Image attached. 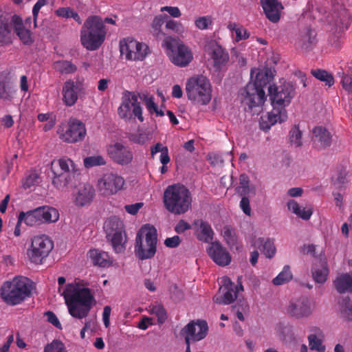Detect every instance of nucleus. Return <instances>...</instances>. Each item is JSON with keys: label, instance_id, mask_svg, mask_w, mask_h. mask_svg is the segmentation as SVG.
<instances>
[{"label": "nucleus", "instance_id": "obj_1", "mask_svg": "<svg viewBox=\"0 0 352 352\" xmlns=\"http://www.w3.org/2000/svg\"><path fill=\"white\" fill-rule=\"evenodd\" d=\"M295 89L294 85L289 82H285L279 86H269V96L273 109L261 117L259 126L261 130L268 131L272 125L277 122L282 123L287 119L285 107L294 97Z\"/></svg>", "mask_w": 352, "mask_h": 352}, {"label": "nucleus", "instance_id": "obj_2", "mask_svg": "<svg viewBox=\"0 0 352 352\" xmlns=\"http://www.w3.org/2000/svg\"><path fill=\"white\" fill-rule=\"evenodd\" d=\"M250 82L239 91V98L245 106V111H252L254 107L262 105L265 100V93L263 88L273 79V74L270 69L265 71L261 69H252Z\"/></svg>", "mask_w": 352, "mask_h": 352}, {"label": "nucleus", "instance_id": "obj_3", "mask_svg": "<svg viewBox=\"0 0 352 352\" xmlns=\"http://www.w3.org/2000/svg\"><path fill=\"white\" fill-rule=\"evenodd\" d=\"M62 295L69 314L76 318L87 317L95 304L94 296L87 287L80 288L74 284H68Z\"/></svg>", "mask_w": 352, "mask_h": 352}, {"label": "nucleus", "instance_id": "obj_4", "mask_svg": "<svg viewBox=\"0 0 352 352\" xmlns=\"http://www.w3.org/2000/svg\"><path fill=\"white\" fill-rule=\"evenodd\" d=\"M107 30L102 18L90 16L85 21L80 30V42L88 50H98L104 41Z\"/></svg>", "mask_w": 352, "mask_h": 352}, {"label": "nucleus", "instance_id": "obj_5", "mask_svg": "<svg viewBox=\"0 0 352 352\" xmlns=\"http://www.w3.org/2000/svg\"><path fill=\"white\" fill-rule=\"evenodd\" d=\"M163 201L168 212L177 215L184 214L191 206V194L184 185H170L164 192Z\"/></svg>", "mask_w": 352, "mask_h": 352}, {"label": "nucleus", "instance_id": "obj_6", "mask_svg": "<svg viewBox=\"0 0 352 352\" xmlns=\"http://www.w3.org/2000/svg\"><path fill=\"white\" fill-rule=\"evenodd\" d=\"M31 293L32 285L30 280L23 276H16L11 280L6 281L0 289L1 298L10 306L21 303L31 296Z\"/></svg>", "mask_w": 352, "mask_h": 352}, {"label": "nucleus", "instance_id": "obj_7", "mask_svg": "<svg viewBox=\"0 0 352 352\" xmlns=\"http://www.w3.org/2000/svg\"><path fill=\"white\" fill-rule=\"evenodd\" d=\"M157 230L153 226L145 224L138 230L135 237L134 252L140 260L154 257L157 251Z\"/></svg>", "mask_w": 352, "mask_h": 352}, {"label": "nucleus", "instance_id": "obj_8", "mask_svg": "<svg viewBox=\"0 0 352 352\" xmlns=\"http://www.w3.org/2000/svg\"><path fill=\"white\" fill-rule=\"evenodd\" d=\"M162 46L165 49V52L170 62L176 66L185 67L193 59L190 48L178 37L170 36L165 37Z\"/></svg>", "mask_w": 352, "mask_h": 352}, {"label": "nucleus", "instance_id": "obj_9", "mask_svg": "<svg viewBox=\"0 0 352 352\" xmlns=\"http://www.w3.org/2000/svg\"><path fill=\"white\" fill-rule=\"evenodd\" d=\"M185 91L188 99L194 104L206 105L212 98L210 80L203 75L195 76L188 79Z\"/></svg>", "mask_w": 352, "mask_h": 352}, {"label": "nucleus", "instance_id": "obj_10", "mask_svg": "<svg viewBox=\"0 0 352 352\" xmlns=\"http://www.w3.org/2000/svg\"><path fill=\"white\" fill-rule=\"evenodd\" d=\"M56 133L63 142L75 144L83 141L87 135V129L82 121L70 118L67 122H62L58 126Z\"/></svg>", "mask_w": 352, "mask_h": 352}, {"label": "nucleus", "instance_id": "obj_11", "mask_svg": "<svg viewBox=\"0 0 352 352\" xmlns=\"http://www.w3.org/2000/svg\"><path fill=\"white\" fill-rule=\"evenodd\" d=\"M54 243L47 235L35 236L32 239L27 255L32 263L41 264L52 250Z\"/></svg>", "mask_w": 352, "mask_h": 352}, {"label": "nucleus", "instance_id": "obj_12", "mask_svg": "<svg viewBox=\"0 0 352 352\" xmlns=\"http://www.w3.org/2000/svg\"><path fill=\"white\" fill-rule=\"evenodd\" d=\"M122 226V222L116 217L109 219L104 225L107 238L111 242V245L116 253H121L125 250Z\"/></svg>", "mask_w": 352, "mask_h": 352}, {"label": "nucleus", "instance_id": "obj_13", "mask_svg": "<svg viewBox=\"0 0 352 352\" xmlns=\"http://www.w3.org/2000/svg\"><path fill=\"white\" fill-rule=\"evenodd\" d=\"M120 50L122 56L129 60H142L149 53L147 45L140 43L132 38L120 41Z\"/></svg>", "mask_w": 352, "mask_h": 352}, {"label": "nucleus", "instance_id": "obj_14", "mask_svg": "<svg viewBox=\"0 0 352 352\" xmlns=\"http://www.w3.org/2000/svg\"><path fill=\"white\" fill-rule=\"evenodd\" d=\"M107 152L111 160L121 166L131 164L134 158L132 148L126 143L117 142L107 146Z\"/></svg>", "mask_w": 352, "mask_h": 352}, {"label": "nucleus", "instance_id": "obj_15", "mask_svg": "<svg viewBox=\"0 0 352 352\" xmlns=\"http://www.w3.org/2000/svg\"><path fill=\"white\" fill-rule=\"evenodd\" d=\"M208 329V324L205 320H192L182 328L180 334L184 337L186 342H196L206 336Z\"/></svg>", "mask_w": 352, "mask_h": 352}, {"label": "nucleus", "instance_id": "obj_16", "mask_svg": "<svg viewBox=\"0 0 352 352\" xmlns=\"http://www.w3.org/2000/svg\"><path fill=\"white\" fill-rule=\"evenodd\" d=\"M124 180L121 176L114 173H106L99 180L100 189L105 195H113L121 190Z\"/></svg>", "mask_w": 352, "mask_h": 352}, {"label": "nucleus", "instance_id": "obj_17", "mask_svg": "<svg viewBox=\"0 0 352 352\" xmlns=\"http://www.w3.org/2000/svg\"><path fill=\"white\" fill-rule=\"evenodd\" d=\"M83 89V85L80 81L74 82L72 80L65 81L62 90L63 103L67 107L74 106Z\"/></svg>", "mask_w": 352, "mask_h": 352}, {"label": "nucleus", "instance_id": "obj_18", "mask_svg": "<svg viewBox=\"0 0 352 352\" xmlns=\"http://www.w3.org/2000/svg\"><path fill=\"white\" fill-rule=\"evenodd\" d=\"M206 252L213 262L219 266H227L231 262L230 254L219 241L210 243L206 248Z\"/></svg>", "mask_w": 352, "mask_h": 352}, {"label": "nucleus", "instance_id": "obj_19", "mask_svg": "<svg viewBox=\"0 0 352 352\" xmlns=\"http://www.w3.org/2000/svg\"><path fill=\"white\" fill-rule=\"evenodd\" d=\"M206 47L216 69L219 70L227 64L229 60L228 52L215 41L208 42Z\"/></svg>", "mask_w": 352, "mask_h": 352}, {"label": "nucleus", "instance_id": "obj_20", "mask_svg": "<svg viewBox=\"0 0 352 352\" xmlns=\"http://www.w3.org/2000/svg\"><path fill=\"white\" fill-rule=\"evenodd\" d=\"M312 305L306 296L292 300L288 307V313L296 318H307L312 313Z\"/></svg>", "mask_w": 352, "mask_h": 352}, {"label": "nucleus", "instance_id": "obj_21", "mask_svg": "<svg viewBox=\"0 0 352 352\" xmlns=\"http://www.w3.org/2000/svg\"><path fill=\"white\" fill-rule=\"evenodd\" d=\"M261 6L266 18L272 23H278L284 9L282 3L278 0H260Z\"/></svg>", "mask_w": 352, "mask_h": 352}, {"label": "nucleus", "instance_id": "obj_22", "mask_svg": "<svg viewBox=\"0 0 352 352\" xmlns=\"http://www.w3.org/2000/svg\"><path fill=\"white\" fill-rule=\"evenodd\" d=\"M311 133V141L316 148L322 150L331 146L332 135L326 128L322 126H315Z\"/></svg>", "mask_w": 352, "mask_h": 352}, {"label": "nucleus", "instance_id": "obj_23", "mask_svg": "<svg viewBox=\"0 0 352 352\" xmlns=\"http://www.w3.org/2000/svg\"><path fill=\"white\" fill-rule=\"evenodd\" d=\"M10 23L14 32L24 45H30L34 43L32 34L29 29L25 27L21 16L14 14L11 17Z\"/></svg>", "mask_w": 352, "mask_h": 352}, {"label": "nucleus", "instance_id": "obj_24", "mask_svg": "<svg viewBox=\"0 0 352 352\" xmlns=\"http://www.w3.org/2000/svg\"><path fill=\"white\" fill-rule=\"evenodd\" d=\"M16 93L15 86L11 80L10 72L0 74V100L11 102Z\"/></svg>", "mask_w": 352, "mask_h": 352}, {"label": "nucleus", "instance_id": "obj_25", "mask_svg": "<svg viewBox=\"0 0 352 352\" xmlns=\"http://www.w3.org/2000/svg\"><path fill=\"white\" fill-rule=\"evenodd\" d=\"M223 284L219 290L222 292V296H215L214 300L215 302L222 305H230L237 298L234 292V283L228 277L223 278Z\"/></svg>", "mask_w": 352, "mask_h": 352}, {"label": "nucleus", "instance_id": "obj_26", "mask_svg": "<svg viewBox=\"0 0 352 352\" xmlns=\"http://www.w3.org/2000/svg\"><path fill=\"white\" fill-rule=\"evenodd\" d=\"M312 277L315 282L322 284L326 282L329 275L327 263L324 260H318L311 267Z\"/></svg>", "mask_w": 352, "mask_h": 352}, {"label": "nucleus", "instance_id": "obj_27", "mask_svg": "<svg viewBox=\"0 0 352 352\" xmlns=\"http://www.w3.org/2000/svg\"><path fill=\"white\" fill-rule=\"evenodd\" d=\"M39 223H54L56 222L59 219V212L58 210L53 207L42 206L35 208Z\"/></svg>", "mask_w": 352, "mask_h": 352}, {"label": "nucleus", "instance_id": "obj_28", "mask_svg": "<svg viewBox=\"0 0 352 352\" xmlns=\"http://www.w3.org/2000/svg\"><path fill=\"white\" fill-rule=\"evenodd\" d=\"M252 245L258 248L268 258H273L276 252L274 241L272 239H265L259 237L253 241Z\"/></svg>", "mask_w": 352, "mask_h": 352}, {"label": "nucleus", "instance_id": "obj_29", "mask_svg": "<svg viewBox=\"0 0 352 352\" xmlns=\"http://www.w3.org/2000/svg\"><path fill=\"white\" fill-rule=\"evenodd\" d=\"M310 331L313 332L307 338L310 349L318 352H325L326 347L322 344L324 337L322 331L316 327H312Z\"/></svg>", "mask_w": 352, "mask_h": 352}, {"label": "nucleus", "instance_id": "obj_30", "mask_svg": "<svg viewBox=\"0 0 352 352\" xmlns=\"http://www.w3.org/2000/svg\"><path fill=\"white\" fill-rule=\"evenodd\" d=\"M87 255L93 264L99 267H108L113 262L107 252L97 249L90 250Z\"/></svg>", "mask_w": 352, "mask_h": 352}, {"label": "nucleus", "instance_id": "obj_31", "mask_svg": "<svg viewBox=\"0 0 352 352\" xmlns=\"http://www.w3.org/2000/svg\"><path fill=\"white\" fill-rule=\"evenodd\" d=\"M333 285L340 294L352 292V272L338 275L333 281Z\"/></svg>", "mask_w": 352, "mask_h": 352}, {"label": "nucleus", "instance_id": "obj_32", "mask_svg": "<svg viewBox=\"0 0 352 352\" xmlns=\"http://www.w3.org/2000/svg\"><path fill=\"white\" fill-rule=\"evenodd\" d=\"M194 224L199 226L198 233L197 234L198 240L210 244V243H213L214 232L208 222L203 220H197L195 221Z\"/></svg>", "mask_w": 352, "mask_h": 352}, {"label": "nucleus", "instance_id": "obj_33", "mask_svg": "<svg viewBox=\"0 0 352 352\" xmlns=\"http://www.w3.org/2000/svg\"><path fill=\"white\" fill-rule=\"evenodd\" d=\"M95 190L89 184L84 185L78 190L75 198V203L77 206H85L91 203L94 195Z\"/></svg>", "mask_w": 352, "mask_h": 352}, {"label": "nucleus", "instance_id": "obj_34", "mask_svg": "<svg viewBox=\"0 0 352 352\" xmlns=\"http://www.w3.org/2000/svg\"><path fill=\"white\" fill-rule=\"evenodd\" d=\"M54 177L52 183L54 186L59 190H63L64 188L72 184L76 177V175L73 173H56L54 172Z\"/></svg>", "mask_w": 352, "mask_h": 352}, {"label": "nucleus", "instance_id": "obj_35", "mask_svg": "<svg viewBox=\"0 0 352 352\" xmlns=\"http://www.w3.org/2000/svg\"><path fill=\"white\" fill-rule=\"evenodd\" d=\"M8 19L0 16V45L11 43L12 31Z\"/></svg>", "mask_w": 352, "mask_h": 352}, {"label": "nucleus", "instance_id": "obj_36", "mask_svg": "<svg viewBox=\"0 0 352 352\" xmlns=\"http://www.w3.org/2000/svg\"><path fill=\"white\" fill-rule=\"evenodd\" d=\"M352 175L345 168H340L337 171L336 177L333 180L334 186L340 189H344L346 188L349 182H351Z\"/></svg>", "mask_w": 352, "mask_h": 352}, {"label": "nucleus", "instance_id": "obj_37", "mask_svg": "<svg viewBox=\"0 0 352 352\" xmlns=\"http://www.w3.org/2000/svg\"><path fill=\"white\" fill-rule=\"evenodd\" d=\"M287 207L289 210L296 214L303 220H309L313 214L311 208H300L299 204L294 200H290L287 202Z\"/></svg>", "mask_w": 352, "mask_h": 352}, {"label": "nucleus", "instance_id": "obj_38", "mask_svg": "<svg viewBox=\"0 0 352 352\" xmlns=\"http://www.w3.org/2000/svg\"><path fill=\"white\" fill-rule=\"evenodd\" d=\"M133 106L132 94L129 93L128 95L124 98L120 107L118 108V112L119 116L123 119H130L132 116L131 111Z\"/></svg>", "mask_w": 352, "mask_h": 352}, {"label": "nucleus", "instance_id": "obj_39", "mask_svg": "<svg viewBox=\"0 0 352 352\" xmlns=\"http://www.w3.org/2000/svg\"><path fill=\"white\" fill-rule=\"evenodd\" d=\"M339 312L342 318L352 321V301L349 297L343 298L339 301Z\"/></svg>", "mask_w": 352, "mask_h": 352}, {"label": "nucleus", "instance_id": "obj_40", "mask_svg": "<svg viewBox=\"0 0 352 352\" xmlns=\"http://www.w3.org/2000/svg\"><path fill=\"white\" fill-rule=\"evenodd\" d=\"M227 28L232 32V36L234 33L235 34L234 41L236 42L245 40L250 37V33L240 24L230 22Z\"/></svg>", "mask_w": 352, "mask_h": 352}, {"label": "nucleus", "instance_id": "obj_41", "mask_svg": "<svg viewBox=\"0 0 352 352\" xmlns=\"http://www.w3.org/2000/svg\"><path fill=\"white\" fill-rule=\"evenodd\" d=\"M316 32L310 28L307 29L301 38V48L309 51L316 45Z\"/></svg>", "mask_w": 352, "mask_h": 352}, {"label": "nucleus", "instance_id": "obj_42", "mask_svg": "<svg viewBox=\"0 0 352 352\" xmlns=\"http://www.w3.org/2000/svg\"><path fill=\"white\" fill-rule=\"evenodd\" d=\"M54 69L61 74H74L77 70V67L69 60H57L54 63Z\"/></svg>", "mask_w": 352, "mask_h": 352}, {"label": "nucleus", "instance_id": "obj_43", "mask_svg": "<svg viewBox=\"0 0 352 352\" xmlns=\"http://www.w3.org/2000/svg\"><path fill=\"white\" fill-rule=\"evenodd\" d=\"M160 152V160L163 162L164 164H168L170 161V158L168 155V148L167 146H163L160 142L155 144L151 148V155L152 158H154L155 155Z\"/></svg>", "mask_w": 352, "mask_h": 352}, {"label": "nucleus", "instance_id": "obj_44", "mask_svg": "<svg viewBox=\"0 0 352 352\" xmlns=\"http://www.w3.org/2000/svg\"><path fill=\"white\" fill-rule=\"evenodd\" d=\"M58 164L60 166L61 173H73L74 175H78V170L74 162L67 157H63L58 160Z\"/></svg>", "mask_w": 352, "mask_h": 352}, {"label": "nucleus", "instance_id": "obj_45", "mask_svg": "<svg viewBox=\"0 0 352 352\" xmlns=\"http://www.w3.org/2000/svg\"><path fill=\"white\" fill-rule=\"evenodd\" d=\"M292 278L290 267L285 265L283 270L273 279L272 283L275 285H281L288 283Z\"/></svg>", "mask_w": 352, "mask_h": 352}, {"label": "nucleus", "instance_id": "obj_46", "mask_svg": "<svg viewBox=\"0 0 352 352\" xmlns=\"http://www.w3.org/2000/svg\"><path fill=\"white\" fill-rule=\"evenodd\" d=\"M311 74L317 79L322 81L326 85L331 87L334 84L333 76L324 69H311Z\"/></svg>", "mask_w": 352, "mask_h": 352}, {"label": "nucleus", "instance_id": "obj_47", "mask_svg": "<svg viewBox=\"0 0 352 352\" xmlns=\"http://www.w3.org/2000/svg\"><path fill=\"white\" fill-rule=\"evenodd\" d=\"M222 235L226 243L229 246H234L237 243V236L234 229L229 226H226L222 230Z\"/></svg>", "mask_w": 352, "mask_h": 352}, {"label": "nucleus", "instance_id": "obj_48", "mask_svg": "<svg viewBox=\"0 0 352 352\" xmlns=\"http://www.w3.org/2000/svg\"><path fill=\"white\" fill-rule=\"evenodd\" d=\"M150 313L157 318V322L163 324L167 319V313L162 305L150 307Z\"/></svg>", "mask_w": 352, "mask_h": 352}, {"label": "nucleus", "instance_id": "obj_49", "mask_svg": "<svg viewBox=\"0 0 352 352\" xmlns=\"http://www.w3.org/2000/svg\"><path fill=\"white\" fill-rule=\"evenodd\" d=\"M23 214V221H24L27 226H33L40 224L38 214L35 209L28 211L27 212H21L19 213V214Z\"/></svg>", "mask_w": 352, "mask_h": 352}, {"label": "nucleus", "instance_id": "obj_50", "mask_svg": "<svg viewBox=\"0 0 352 352\" xmlns=\"http://www.w3.org/2000/svg\"><path fill=\"white\" fill-rule=\"evenodd\" d=\"M104 164H106V160L102 155H93L84 159V165L87 168Z\"/></svg>", "mask_w": 352, "mask_h": 352}, {"label": "nucleus", "instance_id": "obj_51", "mask_svg": "<svg viewBox=\"0 0 352 352\" xmlns=\"http://www.w3.org/2000/svg\"><path fill=\"white\" fill-rule=\"evenodd\" d=\"M289 140L296 147L302 145V131L299 129L298 125H294L290 130Z\"/></svg>", "mask_w": 352, "mask_h": 352}, {"label": "nucleus", "instance_id": "obj_52", "mask_svg": "<svg viewBox=\"0 0 352 352\" xmlns=\"http://www.w3.org/2000/svg\"><path fill=\"white\" fill-rule=\"evenodd\" d=\"M212 22V17L210 15H206L197 18L195 21V25L199 30H204L210 28Z\"/></svg>", "mask_w": 352, "mask_h": 352}, {"label": "nucleus", "instance_id": "obj_53", "mask_svg": "<svg viewBox=\"0 0 352 352\" xmlns=\"http://www.w3.org/2000/svg\"><path fill=\"white\" fill-rule=\"evenodd\" d=\"M168 19V16L166 14H160L154 18L152 23V28L154 30V34H156L157 36H159L161 34L160 28Z\"/></svg>", "mask_w": 352, "mask_h": 352}, {"label": "nucleus", "instance_id": "obj_54", "mask_svg": "<svg viewBox=\"0 0 352 352\" xmlns=\"http://www.w3.org/2000/svg\"><path fill=\"white\" fill-rule=\"evenodd\" d=\"M44 352H67L65 345L59 340H54L45 346Z\"/></svg>", "mask_w": 352, "mask_h": 352}, {"label": "nucleus", "instance_id": "obj_55", "mask_svg": "<svg viewBox=\"0 0 352 352\" xmlns=\"http://www.w3.org/2000/svg\"><path fill=\"white\" fill-rule=\"evenodd\" d=\"M166 28L177 34H182L184 31V28L182 23L170 19L169 17L166 21Z\"/></svg>", "mask_w": 352, "mask_h": 352}, {"label": "nucleus", "instance_id": "obj_56", "mask_svg": "<svg viewBox=\"0 0 352 352\" xmlns=\"http://www.w3.org/2000/svg\"><path fill=\"white\" fill-rule=\"evenodd\" d=\"M132 100L133 102V114L137 117L140 122H142L144 120L142 109L140 102L138 101V96L135 94H132Z\"/></svg>", "mask_w": 352, "mask_h": 352}, {"label": "nucleus", "instance_id": "obj_57", "mask_svg": "<svg viewBox=\"0 0 352 352\" xmlns=\"http://www.w3.org/2000/svg\"><path fill=\"white\" fill-rule=\"evenodd\" d=\"M239 305H234L233 307V310L236 311V315L237 318L243 321L245 320L243 312L245 311L248 307L247 302L244 300H239Z\"/></svg>", "mask_w": 352, "mask_h": 352}, {"label": "nucleus", "instance_id": "obj_58", "mask_svg": "<svg viewBox=\"0 0 352 352\" xmlns=\"http://www.w3.org/2000/svg\"><path fill=\"white\" fill-rule=\"evenodd\" d=\"M162 12H167L170 16L175 18H178L181 16L182 13L178 7H172V6H164L161 8Z\"/></svg>", "mask_w": 352, "mask_h": 352}, {"label": "nucleus", "instance_id": "obj_59", "mask_svg": "<svg viewBox=\"0 0 352 352\" xmlns=\"http://www.w3.org/2000/svg\"><path fill=\"white\" fill-rule=\"evenodd\" d=\"M181 243V239L179 236H174L165 239L164 244L166 247L174 248L177 247Z\"/></svg>", "mask_w": 352, "mask_h": 352}, {"label": "nucleus", "instance_id": "obj_60", "mask_svg": "<svg viewBox=\"0 0 352 352\" xmlns=\"http://www.w3.org/2000/svg\"><path fill=\"white\" fill-rule=\"evenodd\" d=\"M45 315L47 316V321L49 322L52 324L56 328L61 329V324L59 322V320L58 319L57 316H56V314L54 312L49 311L46 312Z\"/></svg>", "mask_w": 352, "mask_h": 352}, {"label": "nucleus", "instance_id": "obj_61", "mask_svg": "<svg viewBox=\"0 0 352 352\" xmlns=\"http://www.w3.org/2000/svg\"><path fill=\"white\" fill-rule=\"evenodd\" d=\"M191 226L184 220H180L175 228V230L178 234H182L187 230H190Z\"/></svg>", "mask_w": 352, "mask_h": 352}, {"label": "nucleus", "instance_id": "obj_62", "mask_svg": "<svg viewBox=\"0 0 352 352\" xmlns=\"http://www.w3.org/2000/svg\"><path fill=\"white\" fill-rule=\"evenodd\" d=\"M240 207L245 214L250 215L251 208L250 206V200L247 197H243L241 198Z\"/></svg>", "mask_w": 352, "mask_h": 352}, {"label": "nucleus", "instance_id": "obj_63", "mask_svg": "<svg viewBox=\"0 0 352 352\" xmlns=\"http://www.w3.org/2000/svg\"><path fill=\"white\" fill-rule=\"evenodd\" d=\"M143 206V203L138 202L134 204L126 205L124 206L125 210L131 214H135L138 213V210Z\"/></svg>", "mask_w": 352, "mask_h": 352}, {"label": "nucleus", "instance_id": "obj_64", "mask_svg": "<svg viewBox=\"0 0 352 352\" xmlns=\"http://www.w3.org/2000/svg\"><path fill=\"white\" fill-rule=\"evenodd\" d=\"M343 88L349 91L352 92V76L349 75H344L341 80Z\"/></svg>", "mask_w": 352, "mask_h": 352}]
</instances>
